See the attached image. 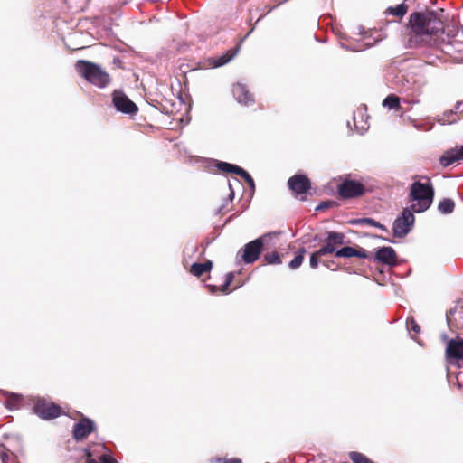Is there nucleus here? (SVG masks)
<instances>
[{
  "instance_id": "obj_26",
  "label": "nucleus",
  "mask_w": 463,
  "mask_h": 463,
  "mask_svg": "<svg viewBox=\"0 0 463 463\" xmlns=\"http://www.w3.org/2000/svg\"><path fill=\"white\" fill-rule=\"evenodd\" d=\"M460 116L458 115L457 111L448 110L443 113L439 121L442 122V124H453L457 122Z\"/></svg>"
},
{
  "instance_id": "obj_20",
  "label": "nucleus",
  "mask_w": 463,
  "mask_h": 463,
  "mask_svg": "<svg viewBox=\"0 0 463 463\" xmlns=\"http://www.w3.org/2000/svg\"><path fill=\"white\" fill-rule=\"evenodd\" d=\"M438 209L443 214L451 213L455 209V203L450 198H444L439 203Z\"/></svg>"
},
{
  "instance_id": "obj_8",
  "label": "nucleus",
  "mask_w": 463,
  "mask_h": 463,
  "mask_svg": "<svg viewBox=\"0 0 463 463\" xmlns=\"http://www.w3.org/2000/svg\"><path fill=\"white\" fill-rule=\"evenodd\" d=\"M269 234H265L254 241L247 243L243 249V254L241 256L243 261L245 263H253L259 258L262 251L263 246L267 239L269 237Z\"/></svg>"
},
{
  "instance_id": "obj_3",
  "label": "nucleus",
  "mask_w": 463,
  "mask_h": 463,
  "mask_svg": "<svg viewBox=\"0 0 463 463\" xmlns=\"http://www.w3.org/2000/svg\"><path fill=\"white\" fill-rule=\"evenodd\" d=\"M75 69L88 82L99 88H105L111 80L109 75L99 65L89 61L79 60Z\"/></svg>"
},
{
  "instance_id": "obj_37",
  "label": "nucleus",
  "mask_w": 463,
  "mask_h": 463,
  "mask_svg": "<svg viewBox=\"0 0 463 463\" xmlns=\"http://www.w3.org/2000/svg\"><path fill=\"white\" fill-rule=\"evenodd\" d=\"M447 319H448V326L449 327L450 330H457L458 327L455 326V324L453 323L452 319L449 318V317H447Z\"/></svg>"
},
{
  "instance_id": "obj_25",
  "label": "nucleus",
  "mask_w": 463,
  "mask_h": 463,
  "mask_svg": "<svg viewBox=\"0 0 463 463\" xmlns=\"http://www.w3.org/2000/svg\"><path fill=\"white\" fill-rule=\"evenodd\" d=\"M407 10L408 6L405 4H401L394 7H388L385 13L402 18L405 15Z\"/></svg>"
},
{
  "instance_id": "obj_29",
  "label": "nucleus",
  "mask_w": 463,
  "mask_h": 463,
  "mask_svg": "<svg viewBox=\"0 0 463 463\" xmlns=\"http://www.w3.org/2000/svg\"><path fill=\"white\" fill-rule=\"evenodd\" d=\"M349 458L353 461V463H374L365 455L361 452L352 451L349 453Z\"/></svg>"
},
{
  "instance_id": "obj_5",
  "label": "nucleus",
  "mask_w": 463,
  "mask_h": 463,
  "mask_svg": "<svg viewBox=\"0 0 463 463\" xmlns=\"http://www.w3.org/2000/svg\"><path fill=\"white\" fill-rule=\"evenodd\" d=\"M411 208L403 209L402 214L396 218L393 222V236L397 238H404L411 230L415 217Z\"/></svg>"
},
{
  "instance_id": "obj_41",
  "label": "nucleus",
  "mask_w": 463,
  "mask_h": 463,
  "mask_svg": "<svg viewBox=\"0 0 463 463\" xmlns=\"http://www.w3.org/2000/svg\"><path fill=\"white\" fill-rule=\"evenodd\" d=\"M458 374H459V373H458V374H456V375H455L456 380H457L456 384L458 385V388H461V384L459 383V382H458Z\"/></svg>"
},
{
  "instance_id": "obj_13",
  "label": "nucleus",
  "mask_w": 463,
  "mask_h": 463,
  "mask_svg": "<svg viewBox=\"0 0 463 463\" xmlns=\"http://www.w3.org/2000/svg\"><path fill=\"white\" fill-rule=\"evenodd\" d=\"M463 160V145L445 151L439 157V164L447 167L457 161Z\"/></svg>"
},
{
  "instance_id": "obj_42",
  "label": "nucleus",
  "mask_w": 463,
  "mask_h": 463,
  "mask_svg": "<svg viewBox=\"0 0 463 463\" xmlns=\"http://www.w3.org/2000/svg\"><path fill=\"white\" fill-rule=\"evenodd\" d=\"M327 205H328V203H325L324 204H321V205L319 206V208L327 207Z\"/></svg>"
},
{
  "instance_id": "obj_39",
  "label": "nucleus",
  "mask_w": 463,
  "mask_h": 463,
  "mask_svg": "<svg viewBox=\"0 0 463 463\" xmlns=\"http://www.w3.org/2000/svg\"><path fill=\"white\" fill-rule=\"evenodd\" d=\"M458 314L461 318H463V306L458 310Z\"/></svg>"
},
{
  "instance_id": "obj_38",
  "label": "nucleus",
  "mask_w": 463,
  "mask_h": 463,
  "mask_svg": "<svg viewBox=\"0 0 463 463\" xmlns=\"http://www.w3.org/2000/svg\"><path fill=\"white\" fill-rule=\"evenodd\" d=\"M223 463H241V460L239 458H232L225 460Z\"/></svg>"
},
{
  "instance_id": "obj_35",
  "label": "nucleus",
  "mask_w": 463,
  "mask_h": 463,
  "mask_svg": "<svg viewBox=\"0 0 463 463\" xmlns=\"http://www.w3.org/2000/svg\"><path fill=\"white\" fill-rule=\"evenodd\" d=\"M407 326L410 330L413 331L415 334H419L420 331V326L417 324V322L412 318L411 321H407Z\"/></svg>"
},
{
  "instance_id": "obj_36",
  "label": "nucleus",
  "mask_w": 463,
  "mask_h": 463,
  "mask_svg": "<svg viewBox=\"0 0 463 463\" xmlns=\"http://www.w3.org/2000/svg\"><path fill=\"white\" fill-rule=\"evenodd\" d=\"M460 117L463 115V102H458L455 106V110Z\"/></svg>"
},
{
  "instance_id": "obj_2",
  "label": "nucleus",
  "mask_w": 463,
  "mask_h": 463,
  "mask_svg": "<svg viewBox=\"0 0 463 463\" xmlns=\"http://www.w3.org/2000/svg\"><path fill=\"white\" fill-rule=\"evenodd\" d=\"M409 197L413 203L411 208L415 213H422L428 210L432 204L434 199V188L429 181L424 184L414 182L410 188Z\"/></svg>"
},
{
  "instance_id": "obj_19",
  "label": "nucleus",
  "mask_w": 463,
  "mask_h": 463,
  "mask_svg": "<svg viewBox=\"0 0 463 463\" xmlns=\"http://www.w3.org/2000/svg\"><path fill=\"white\" fill-rule=\"evenodd\" d=\"M240 46L228 50L224 54L221 55L213 63L214 67H220L229 62L233 57L236 56Z\"/></svg>"
},
{
  "instance_id": "obj_27",
  "label": "nucleus",
  "mask_w": 463,
  "mask_h": 463,
  "mask_svg": "<svg viewBox=\"0 0 463 463\" xmlns=\"http://www.w3.org/2000/svg\"><path fill=\"white\" fill-rule=\"evenodd\" d=\"M305 253H306V250L304 248H301L298 251V253L296 254L294 259L288 263V267L291 269H296L299 268L303 262Z\"/></svg>"
},
{
  "instance_id": "obj_11",
  "label": "nucleus",
  "mask_w": 463,
  "mask_h": 463,
  "mask_svg": "<svg viewBox=\"0 0 463 463\" xmlns=\"http://www.w3.org/2000/svg\"><path fill=\"white\" fill-rule=\"evenodd\" d=\"M288 188L296 195H302L307 194L311 188V182L305 175H295L288 181Z\"/></svg>"
},
{
  "instance_id": "obj_43",
  "label": "nucleus",
  "mask_w": 463,
  "mask_h": 463,
  "mask_svg": "<svg viewBox=\"0 0 463 463\" xmlns=\"http://www.w3.org/2000/svg\"><path fill=\"white\" fill-rule=\"evenodd\" d=\"M15 463H19V462H15Z\"/></svg>"
},
{
  "instance_id": "obj_18",
  "label": "nucleus",
  "mask_w": 463,
  "mask_h": 463,
  "mask_svg": "<svg viewBox=\"0 0 463 463\" xmlns=\"http://www.w3.org/2000/svg\"><path fill=\"white\" fill-rule=\"evenodd\" d=\"M233 279L234 274L232 272H229L226 274L224 284L220 288L214 285H207L206 287L210 289L212 294H216L218 292L228 294L230 293L229 287L232 283Z\"/></svg>"
},
{
  "instance_id": "obj_34",
  "label": "nucleus",
  "mask_w": 463,
  "mask_h": 463,
  "mask_svg": "<svg viewBox=\"0 0 463 463\" xmlns=\"http://www.w3.org/2000/svg\"><path fill=\"white\" fill-rule=\"evenodd\" d=\"M324 255L322 253H319V250L313 252L310 256V267L312 269H317L318 266V259L323 257Z\"/></svg>"
},
{
  "instance_id": "obj_24",
  "label": "nucleus",
  "mask_w": 463,
  "mask_h": 463,
  "mask_svg": "<svg viewBox=\"0 0 463 463\" xmlns=\"http://www.w3.org/2000/svg\"><path fill=\"white\" fill-rule=\"evenodd\" d=\"M217 168L223 173H233L239 175L241 167L226 162H218Z\"/></svg>"
},
{
  "instance_id": "obj_10",
  "label": "nucleus",
  "mask_w": 463,
  "mask_h": 463,
  "mask_svg": "<svg viewBox=\"0 0 463 463\" xmlns=\"http://www.w3.org/2000/svg\"><path fill=\"white\" fill-rule=\"evenodd\" d=\"M345 238L344 233L329 232L325 239V245L319 249V253H322L324 256L332 253L335 254L337 247L345 243Z\"/></svg>"
},
{
  "instance_id": "obj_21",
  "label": "nucleus",
  "mask_w": 463,
  "mask_h": 463,
  "mask_svg": "<svg viewBox=\"0 0 463 463\" xmlns=\"http://www.w3.org/2000/svg\"><path fill=\"white\" fill-rule=\"evenodd\" d=\"M22 402L23 397L21 395L11 393L7 396L5 406L9 410H16L21 406Z\"/></svg>"
},
{
  "instance_id": "obj_28",
  "label": "nucleus",
  "mask_w": 463,
  "mask_h": 463,
  "mask_svg": "<svg viewBox=\"0 0 463 463\" xmlns=\"http://www.w3.org/2000/svg\"><path fill=\"white\" fill-rule=\"evenodd\" d=\"M85 451L86 456L88 458L85 463H97L95 459L91 458V452L90 451V449H86ZM99 460L100 463H118L115 458L107 454L100 456Z\"/></svg>"
},
{
  "instance_id": "obj_6",
  "label": "nucleus",
  "mask_w": 463,
  "mask_h": 463,
  "mask_svg": "<svg viewBox=\"0 0 463 463\" xmlns=\"http://www.w3.org/2000/svg\"><path fill=\"white\" fill-rule=\"evenodd\" d=\"M367 192L366 187L359 181L344 179L337 186V193L343 199L363 196Z\"/></svg>"
},
{
  "instance_id": "obj_30",
  "label": "nucleus",
  "mask_w": 463,
  "mask_h": 463,
  "mask_svg": "<svg viewBox=\"0 0 463 463\" xmlns=\"http://www.w3.org/2000/svg\"><path fill=\"white\" fill-rule=\"evenodd\" d=\"M383 105L389 109H398L400 108V98L394 94H391L383 99Z\"/></svg>"
},
{
  "instance_id": "obj_15",
  "label": "nucleus",
  "mask_w": 463,
  "mask_h": 463,
  "mask_svg": "<svg viewBox=\"0 0 463 463\" xmlns=\"http://www.w3.org/2000/svg\"><path fill=\"white\" fill-rule=\"evenodd\" d=\"M375 260L390 266L396 265L397 254L392 247H382L375 253Z\"/></svg>"
},
{
  "instance_id": "obj_32",
  "label": "nucleus",
  "mask_w": 463,
  "mask_h": 463,
  "mask_svg": "<svg viewBox=\"0 0 463 463\" xmlns=\"http://www.w3.org/2000/svg\"><path fill=\"white\" fill-rule=\"evenodd\" d=\"M273 6H269V5H266L265 6V14H262L259 16V18L256 20V22L254 24H252V20L251 18L249 20V24L251 26L250 27V30L248 32V33L245 35L244 38L248 37L254 30H255V26L256 24L269 13H270L272 10H273Z\"/></svg>"
},
{
  "instance_id": "obj_16",
  "label": "nucleus",
  "mask_w": 463,
  "mask_h": 463,
  "mask_svg": "<svg viewBox=\"0 0 463 463\" xmlns=\"http://www.w3.org/2000/svg\"><path fill=\"white\" fill-rule=\"evenodd\" d=\"M369 253L366 250L361 247L353 248L350 246L343 247L342 249L335 251L336 258H352L357 257L361 259H368Z\"/></svg>"
},
{
  "instance_id": "obj_14",
  "label": "nucleus",
  "mask_w": 463,
  "mask_h": 463,
  "mask_svg": "<svg viewBox=\"0 0 463 463\" xmlns=\"http://www.w3.org/2000/svg\"><path fill=\"white\" fill-rule=\"evenodd\" d=\"M232 94L236 100L245 106L253 103V96L247 87L241 83H236L232 87Z\"/></svg>"
},
{
  "instance_id": "obj_22",
  "label": "nucleus",
  "mask_w": 463,
  "mask_h": 463,
  "mask_svg": "<svg viewBox=\"0 0 463 463\" xmlns=\"http://www.w3.org/2000/svg\"><path fill=\"white\" fill-rule=\"evenodd\" d=\"M0 458L2 463H7L13 461L14 463L18 462L17 456L11 452L5 445H0Z\"/></svg>"
},
{
  "instance_id": "obj_23",
  "label": "nucleus",
  "mask_w": 463,
  "mask_h": 463,
  "mask_svg": "<svg viewBox=\"0 0 463 463\" xmlns=\"http://www.w3.org/2000/svg\"><path fill=\"white\" fill-rule=\"evenodd\" d=\"M281 257H282V255L279 254V252H277V251L267 252L263 256V261H264V264H268V265L281 264L282 263Z\"/></svg>"
},
{
  "instance_id": "obj_7",
  "label": "nucleus",
  "mask_w": 463,
  "mask_h": 463,
  "mask_svg": "<svg viewBox=\"0 0 463 463\" xmlns=\"http://www.w3.org/2000/svg\"><path fill=\"white\" fill-rule=\"evenodd\" d=\"M34 412L42 419L52 420L60 417L62 409L60 405L46 399H38L33 405Z\"/></svg>"
},
{
  "instance_id": "obj_17",
  "label": "nucleus",
  "mask_w": 463,
  "mask_h": 463,
  "mask_svg": "<svg viewBox=\"0 0 463 463\" xmlns=\"http://www.w3.org/2000/svg\"><path fill=\"white\" fill-rule=\"evenodd\" d=\"M213 264L211 260H206L203 263H194L191 266L189 272L192 275L200 278L203 273H210L213 269Z\"/></svg>"
},
{
  "instance_id": "obj_9",
  "label": "nucleus",
  "mask_w": 463,
  "mask_h": 463,
  "mask_svg": "<svg viewBox=\"0 0 463 463\" xmlns=\"http://www.w3.org/2000/svg\"><path fill=\"white\" fill-rule=\"evenodd\" d=\"M112 102L118 111L125 114H135L138 109L137 106L121 90L113 91Z\"/></svg>"
},
{
  "instance_id": "obj_4",
  "label": "nucleus",
  "mask_w": 463,
  "mask_h": 463,
  "mask_svg": "<svg viewBox=\"0 0 463 463\" xmlns=\"http://www.w3.org/2000/svg\"><path fill=\"white\" fill-rule=\"evenodd\" d=\"M441 339L446 343L444 354L448 364H455L463 360V339L461 337L449 338L447 335H442Z\"/></svg>"
},
{
  "instance_id": "obj_40",
  "label": "nucleus",
  "mask_w": 463,
  "mask_h": 463,
  "mask_svg": "<svg viewBox=\"0 0 463 463\" xmlns=\"http://www.w3.org/2000/svg\"><path fill=\"white\" fill-rule=\"evenodd\" d=\"M447 377L448 381L450 382L452 378V374L449 373V368L447 369Z\"/></svg>"
},
{
  "instance_id": "obj_12",
  "label": "nucleus",
  "mask_w": 463,
  "mask_h": 463,
  "mask_svg": "<svg viewBox=\"0 0 463 463\" xmlns=\"http://www.w3.org/2000/svg\"><path fill=\"white\" fill-rule=\"evenodd\" d=\"M96 426L92 420L89 418H81L73 427V438L77 441H81L95 431Z\"/></svg>"
},
{
  "instance_id": "obj_33",
  "label": "nucleus",
  "mask_w": 463,
  "mask_h": 463,
  "mask_svg": "<svg viewBox=\"0 0 463 463\" xmlns=\"http://www.w3.org/2000/svg\"><path fill=\"white\" fill-rule=\"evenodd\" d=\"M238 175L241 176L248 184L250 188L254 191V189H255L254 180L247 171H245L243 168H241V170Z\"/></svg>"
},
{
  "instance_id": "obj_31",
  "label": "nucleus",
  "mask_w": 463,
  "mask_h": 463,
  "mask_svg": "<svg viewBox=\"0 0 463 463\" xmlns=\"http://www.w3.org/2000/svg\"><path fill=\"white\" fill-rule=\"evenodd\" d=\"M352 223H355V224H367V225H370V226H373V227H377L383 231H387L386 227L383 224H381L380 222H376L375 220L372 219V218H361V219H357L354 222H352Z\"/></svg>"
},
{
  "instance_id": "obj_1",
  "label": "nucleus",
  "mask_w": 463,
  "mask_h": 463,
  "mask_svg": "<svg viewBox=\"0 0 463 463\" xmlns=\"http://www.w3.org/2000/svg\"><path fill=\"white\" fill-rule=\"evenodd\" d=\"M444 32L441 15L435 12H415L410 15L405 33L408 48L431 46Z\"/></svg>"
}]
</instances>
